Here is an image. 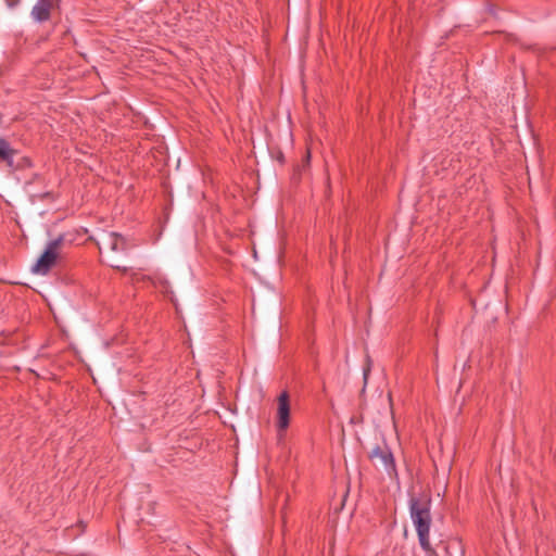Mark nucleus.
<instances>
[{
	"label": "nucleus",
	"instance_id": "f257e3e1",
	"mask_svg": "<svg viewBox=\"0 0 556 556\" xmlns=\"http://www.w3.org/2000/svg\"><path fill=\"white\" fill-rule=\"evenodd\" d=\"M431 500L428 495L412 496L409 500V514L413 525L417 531L419 544L421 548L430 553L432 552L430 544V527H431Z\"/></svg>",
	"mask_w": 556,
	"mask_h": 556
},
{
	"label": "nucleus",
	"instance_id": "f03ea898",
	"mask_svg": "<svg viewBox=\"0 0 556 556\" xmlns=\"http://www.w3.org/2000/svg\"><path fill=\"white\" fill-rule=\"evenodd\" d=\"M0 164L11 172L31 167L30 159L22 155L5 138H0Z\"/></svg>",
	"mask_w": 556,
	"mask_h": 556
},
{
	"label": "nucleus",
	"instance_id": "7ed1b4c3",
	"mask_svg": "<svg viewBox=\"0 0 556 556\" xmlns=\"http://www.w3.org/2000/svg\"><path fill=\"white\" fill-rule=\"evenodd\" d=\"M63 244V236H59L56 239L50 241L47 244L43 253L40 255L36 264L33 266V273L38 275H47L50 271V269L55 265L56 260L61 254Z\"/></svg>",
	"mask_w": 556,
	"mask_h": 556
},
{
	"label": "nucleus",
	"instance_id": "20e7f679",
	"mask_svg": "<svg viewBox=\"0 0 556 556\" xmlns=\"http://www.w3.org/2000/svg\"><path fill=\"white\" fill-rule=\"evenodd\" d=\"M290 396L283 391L277 399L276 427L278 440L281 441L290 425Z\"/></svg>",
	"mask_w": 556,
	"mask_h": 556
},
{
	"label": "nucleus",
	"instance_id": "39448f33",
	"mask_svg": "<svg viewBox=\"0 0 556 556\" xmlns=\"http://www.w3.org/2000/svg\"><path fill=\"white\" fill-rule=\"evenodd\" d=\"M368 457L376 465L379 464L389 477H395L397 475L393 454L388 446L376 445L368 453Z\"/></svg>",
	"mask_w": 556,
	"mask_h": 556
},
{
	"label": "nucleus",
	"instance_id": "423d86ee",
	"mask_svg": "<svg viewBox=\"0 0 556 556\" xmlns=\"http://www.w3.org/2000/svg\"><path fill=\"white\" fill-rule=\"evenodd\" d=\"M59 0H38L31 10V16L37 22L49 20L50 12Z\"/></svg>",
	"mask_w": 556,
	"mask_h": 556
},
{
	"label": "nucleus",
	"instance_id": "0eeeda50",
	"mask_svg": "<svg viewBox=\"0 0 556 556\" xmlns=\"http://www.w3.org/2000/svg\"><path fill=\"white\" fill-rule=\"evenodd\" d=\"M102 243L112 252H125L128 248L127 240L116 232L106 233Z\"/></svg>",
	"mask_w": 556,
	"mask_h": 556
},
{
	"label": "nucleus",
	"instance_id": "6e6552de",
	"mask_svg": "<svg viewBox=\"0 0 556 556\" xmlns=\"http://www.w3.org/2000/svg\"><path fill=\"white\" fill-rule=\"evenodd\" d=\"M444 552L446 556H463L464 549L462 543L458 540H450L444 546Z\"/></svg>",
	"mask_w": 556,
	"mask_h": 556
},
{
	"label": "nucleus",
	"instance_id": "1a4fd4ad",
	"mask_svg": "<svg viewBox=\"0 0 556 556\" xmlns=\"http://www.w3.org/2000/svg\"><path fill=\"white\" fill-rule=\"evenodd\" d=\"M111 266H112L113 268H116V269L122 270L123 273H126V271H127V268H126V267H123V268H122L119 265H117V264H115V263H111Z\"/></svg>",
	"mask_w": 556,
	"mask_h": 556
},
{
	"label": "nucleus",
	"instance_id": "9d476101",
	"mask_svg": "<svg viewBox=\"0 0 556 556\" xmlns=\"http://www.w3.org/2000/svg\"><path fill=\"white\" fill-rule=\"evenodd\" d=\"M369 370H370V367H369V364H368L367 367L364 368V380H365V382L367 381Z\"/></svg>",
	"mask_w": 556,
	"mask_h": 556
}]
</instances>
